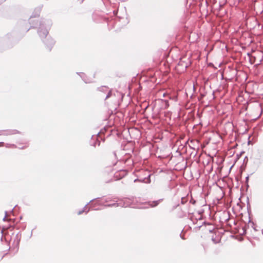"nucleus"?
I'll return each instance as SVG.
<instances>
[{
    "label": "nucleus",
    "mask_w": 263,
    "mask_h": 263,
    "mask_svg": "<svg viewBox=\"0 0 263 263\" xmlns=\"http://www.w3.org/2000/svg\"><path fill=\"white\" fill-rule=\"evenodd\" d=\"M129 205V199H126L125 201H124V203H122V202H120L118 203H114L111 204H108L107 206H127Z\"/></svg>",
    "instance_id": "f03ea898"
},
{
    "label": "nucleus",
    "mask_w": 263,
    "mask_h": 263,
    "mask_svg": "<svg viewBox=\"0 0 263 263\" xmlns=\"http://www.w3.org/2000/svg\"><path fill=\"white\" fill-rule=\"evenodd\" d=\"M164 96H165V93L163 94V97H164Z\"/></svg>",
    "instance_id": "4468645a"
},
{
    "label": "nucleus",
    "mask_w": 263,
    "mask_h": 263,
    "mask_svg": "<svg viewBox=\"0 0 263 263\" xmlns=\"http://www.w3.org/2000/svg\"><path fill=\"white\" fill-rule=\"evenodd\" d=\"M81 77L82 78L85 83H90L91 81L85 78V75L84 73H82Z\"/></svg>",
    "instance_id": "423d86ee"
},
{
    "label": "nucleus",
    "mask_w": 263,
    "mask_h": 263,
    "mask_svg": "<svg viewBox=\"0 0 263 263\" xmlns=\"http://www.w3.org/2000/svg\"><path fill=\"white\" fill-rule=\"evenodd\" d=\"M100 89L101 91H107L108 88L106 86H102Z\"/></svg>",
    "instance_id": "6e6552de"
},
{
    "label": "nucleus",
    "mask_w": 263,
    "mask_h": 263,
    "mask_svg": "<svg viewBox=\"0 0 263 263\" xmlns=\"http://www.w3.org/2000/svg\"><path fill=\"white\" fill-rule=\"evenodd\" d=\"M159 201H154L151 204L152 207L156 206L159 203Z\"/></svg>",
    "instance_id": "0eeeda50"
},
{
    "label": "nucleus",
    "mask_w": 263,
    "mask_h": 263,
    "mask_svg": "<svg viewBox=\"0 0 263 263\" xmlns=\"http://www.w3.org/2000/svg\"><path fill=\"white\" fill-rule=\"evenodd\" d=\"M165 107H167L169 106L168 101L167 100H165Z\"/></svg>",
    "instance_id": "9d476101"
},
{
    "label": "nucleus",
    "mask_w": 263,
    "mask_h": 263,
    "mask_svg": "<svg viewBox=\"0 0 263 263\" xmlns=\"http://www.w3.org/2000/svg\"><path fill=\"white\" fill-rule=\"evenodd\" d=\"M137 179H135V180H134V182H136V181H137Z\"/></svg>",
    "instance_id": "ddd939ff"
},
{
    "label": "nucleus",
    "mask_w": 263,
    "mask_h": 263,
    "mask_svg": "<svg viewBox=\"0 0 263 263\" xmlns=\"http://www.w3.org/2000/svg\"><path fill=\"white\" fill-rule=\"evenodd\" d=\"M87 205H86L85 206V207L84 208L83 210L79 211V212L78 213V215H80V214H82L83 212H85L86 213H87L89 211V209L87 208Z\"/></svg>",
    "instance_id": "7ed1b4c3"
},
{
    "label": "nucleus",
    "mask_w": 263,
    "mask_h": 263,
    "mask_svg": "<svg viewBox=\"0 0 263 263\" xmlns=\"http://www.w3.org/2000/svg\"><path fill=\"white\" fill-rule=\"evenodd\" d=\"M111 95V92L110 90H109L106 97V99L109 98L110 97Z\"/></svg>",
    "instance_id": "1a4fd4ad"
},
{
    "label": "nucleus",
    "mask_w": 263,
    "mask_h": 263,
    "mask_svg": "<svg viewBox=\"0 0 263 263\" xmlns=\"http://www.w3.org/2000/svg\"><path fill=\"white\" fill-rule=\"evenodd\" d=\"M16 132L15 131L12 132H2L1 133H0V135H11V134H14Z\"/></svg>",
    "instance_id": "20e7f679"
},
{
    "label": "nucleus",
    "mask_w": 263,
    "mask_h": 263,
    "mask_svg": "<svg viewBox=\"0 0 263 263\" xmlns=\"http://www.w3.org/2000/svg\"><path fill=\"white\" fill-rule=\"evenodd\" d=\"M50 24L49 22L44 21L41 25L40 29L39 31V34L41 37H45L48 33V29L49 28Z\"/></svg>",
    "instance_id": "f257e3e1"
},
{
    "label": "nucleus",
    "mask_w": 263,
    "mask_h": 263,
    "mask_svg": "<svg viewBox=\"0 0 263 263\" xmlns=\"http://www.w3.org/2000/svg\"><path fill=\"white\" fill-rule=\"evenodd\" d=\"M47 41L48 43L46 42V44H49L50 46H52L54 44V42L52 39H48Z\"/></svg>",
    "instance_id": "39448f33"
},
{
    "label": "nucleus",
    "mask_w": 263,
    "mask_h": 263,
    "mask_svg": "<svg viewBox=\"0 0 263 263\" xmlns=\"http://www.w3.org/2000/svg\"><path fill=\"white\" fill-rule=\"evenodd\" d=\"M10 146H12L13 147H14V146H14V145H13H13H10V144H7L6 145V147H10Z\"/></svg>",
    "instance_id": "9b49d317"
},
{
    "label": "nucleus",
    "mask_w": 263,
    "mask_h": 263,
    "mask_svg": "<svg viewBox=\"0 0 263 263\" xmlns=\"http://www.w3.org/2000/svg\"><path fill=\"white\" fill-rule=\"evenodd\" d=\"M6 217L5 216V217L4 218V219H3V220H6Z\"/></svg>",
    "instance_id": "f8f14e48"
}]
</instances>
